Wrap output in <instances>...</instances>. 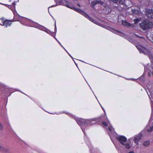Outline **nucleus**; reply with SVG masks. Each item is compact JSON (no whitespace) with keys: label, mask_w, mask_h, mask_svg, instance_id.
Wrapping results in <instances>:
<instances>
[{"label":"nucleus","mask_w":153,"mask_h":153,"mask_svg":"<svg viewBox=\"0 0 153 153\" xmlns=\"http://www.w3.org/2000/svg\"><path fill=\"white\" fill-rule=\"evenodd\" d=\"M25 22L27 25L30 27H39L40 29L45 31L48 34L55 38L56 35L55 33L54 32L51 31L50 30L45 28L44 27L39 25L36 22H34L33 21L29 19H26L25 20Z\"/></svg>","instance_id":"nucleus-1"},{"label":"nucleus","mask_w":153,"mask_h":153,"mask_svg":"<svg viewBox=\"0 0 153 153\" xmlns=\"http://www.w3.org/2000/svg\"><path fill=\"white\" fill-rule=\"evenodd\" d=\"M68 7L70 8L71 9H73L76 11H77L80 13L82 15L84 16L85 17L87 18L90 21L94 23H95V21L94 20L91 18L89 16L88 14H87L85 12L82 10L80 9L76 8L73 6H70L68 5Z\"/></svg>","instance_id":"nucleus-2"},{"label":"nucleus","mask_w":153,"mask_h":153,"mask_svg":"<svg viewBox=\"0 0 153 153\" xmlns=\"http://www.w3.org/2000/svg\"><path fill=\"white\" fill-rule=\"evenodd\" d=\"M140 26L143 29L145 30L152 28V23L149 21L145 20L140 24Z\"/></svg>","instance_id":"nucleus-3"},{"label":"nucleus","mask_w":153,"mask_h":153,"mask_svg":"<svg viewBox=\"0 0 153 153\" xmlns=\"http://www.w3.org/2000/svg\"><path fill=\"white\" fill-rule=\"evenodd\" d=\"M117 138L122 145L125 146L126 148L127 149L130 148V146L129 144L126 143L127 139L125 137L121 136L117 137Z\"/></svg>","instance_id":"nucleus-4"},{"label":"nucleus","mask_w":153,"mask_h":153,"mask_svg":"<svg viewBox=\"0 0 153 153\" xmlns=\"http://www.w3.org/2000/svg\"><path fill=\"white\" fill-rule=\"evenodd\" d=\"M76 121L79 125L82 124H88L90 121L88 120H84L81 118H78L76 119Z\"/></svg>","instance_id":"nucleus-5"},{"label":"nucleus","mask_w":153,"mask_h":153,"mask_svg":"<svg viewBox=\"0 0 153 153\" xmlns=\"http://www.w3.org/2000/svg\"><path fill=\"white\" fill-rule=\"evenodd\" d=\"M1 19V25L4 26L5 27H7L10 26L11 25V22L10 20H5L4 18L2 17Z\"/></svg>","instance_id":"nucleus-6"},{"label":"nucleus","mask_w":153,"mask_h":153,"mask_svg":"<svg viewBox=\"0 0 153 153\" xmlns=\"http://www.w3.org/2000/svg\"><path fill=\"white\" fill-rule=\"evenodd\" d=\"M137 48L140 53H142L145 54H147L149 53V51L144 47L139 46L137 47Z\"/></svg>","instance_id":"nucleus-7"},{"label":"nucleus","mask_w":153,"mask_h":153,"mask_svg":"<svg viewBox=\"0 0 153 153\" xmlns=\"http://www.w3.org/2000/svg\"><path fill=\"white\" fill-rule=\"evenodd\" d=\"M146 15L148 17L151 18L152 17L153 13L152 9H146Z\"/></svg>","instance_id":"nucleus-8"},{"label":"nucleus","mask_w":153,"mask_h":153,"mask_svg":"<svg viewBox=\"0 0 153 153\" xmlns=\"http://www.w3.org/2000/svg\"><path fill=\"white\" fill-rule=\"evenodd\" d=\"M141 137V135L140 134L136 135L134 137V141L136 144H137L138 143V142L140 140Z\"/></svg>","instance_id":"nucleus-9"},{"label":"nucleus","mask_w":153,"mask_h":153,"mask_svg":"<svg viewBox=\"0 0 153 153\" xmlns=\"http://www.w3.org/2000/svg\"><path fill=\"white\" fill-rule=\"evenodd\" d=\"M122 25L127 27H131L132 25L126 21L123 20L122 21Z\"/></svg>","instance_id":"nucleus-10"},{"label":"nucleus","mask_w":153,"mask_h":153,"mask_svg":"<svg viewBox=\"0 0 153 153\" xmlns=\"http://www.w3.org/2000/svg\"><path fill=\"white\" fill-rule=\"evenodd\" d=\"M58 1L60 5L67 7V1L66 0H59Z\"/></svg>","instance_id":"nucleus-11"},{"label":"nucleus","mask_w":153,"mask_h":153,"mask_svg":"<svg viewBox=\"0 0 153 153\" xmlns=\"http://www.w3.org/2000/svg\"><path fill=\"white\" fill-rule=\"evenodd\" d=\"M150 144V142L149 140L144 141L143 143V145L145 147H148Z\"/></svg>","instance_id":"nucleus-12"},{"label":"nucleus","mask_w":153,"mask_h":153,"mask_svg":"<svg viewBox=\"0 0 153 153\" xmlns=\"http://www.w3.org/2000/svg\"><path fill=\"white\" fill-rule=\"evenodd\" d=\"M95 2L96 4H100L101 5H103V2L101 0L96 1Z\"/></svg>","instance_id":"nucleus-13"},{"label":"nucleus","mask_w":153,"mask_h":153,"mask_svg":"<svg viewBox=\"0 0 153 153\" xmlns=\"http://www.w3.org/2000/svg\"><path fill=\"white\" fill-rule=\"evenodd\" d=\"M148 132H151L153 131V126H150L149 129H148L147 130Z\"/></svg>","instance_id":"nucleus-14"},{"label":"nucleus","mask_w":153,"mask_h":153,"mask_svg":"<svg viewBox=\"0 0 153 153\" xmlns=\"http://www.w3.org/2000/svg\"><path fill=\"white\" fill-rule=\"evenodd\" d=\"M102 124L103 125L105 126H108L107 123L105 121H103L102 122Z\"/></svg>","instance_id":"nucleus-15"},{"label":"nucleus","mask_w":153,"mask_h":153,"mask_svg":"<svg viewBox=\"0 0 153 153\" xmlns=\"http://www.w3.org/2000/svg\"><path fill=\"white\" fill-rule=\"evenodd\" d=\"M3 129V126L0 123V131H2Z\"/></svg>","instance_id":"nucleus-16"},{"label":"nucleus","mask_w":153,"mask_h":153,"mask_svg":"<svg viewBox=\"0 0 153 153\" xmlns=\"http://www.w3.org/2000/svg\"><path fill=\"white\" fill-rule=\"evenodd\" d=\"M134 21V23H137L138 22L139 19H135Z\"/></svg>","instance_id":"nucleus-17"},{"label":"nucleus","mask_w":153,"mask_h":153,"mask_svg":"<svg viewBox=\"0 0 153 153\" xmlns=\"http://www.w3.org/2000/svg\"><path fill=\"white\" fill-rule=\"evenodd\" d=\"M4 150L3 148L0 145V151L3 152V151Z\"/></svg>","instance_id":"nucleus-18"},{"label":"nucleus","mask_w":153,"mask_h":153,"mask_svg":"<svg viewBox=\"0 0 153 153\" xmlns=\"http://www.w3.org/2000/svg\"><path fill=\"white\" fill-rule=\"evenodd\" d=\"M118 3H119L120 4H123V2L121 1V0H120L119 1Z\"/></svg>","instance_id":"nucleus-19"},{"label":"nucleus","mask_w":153,"mask_h":153,"mask_svg":"<svg viewBox=\"0 0 153 153\" xmlns=\"http://www.w3.org/2000/svg\"><path fill=\"white\" fill-rule=\"evenodd\" d=\"M56 23H55V31H56Z\"/></svg>","instance_id":"nucleus-20"},{"label":"nucleus","mask_w":153,"mask_h":153,"mask_svg":"<svg viewBox=\"0 0 153 153\" xmlns=\"http://www.w3.org/2000/svg\"><path fill=\"white\" fill-rule=\"evenodd\" d=\"M16 4V3H15V2H13V3H12V5L13 6H15V5Z\"/></svg>","instance_id":"nucleus-21"},{"label":"nucleus","mask_w":153,"mask_h":153,"mask_svg":"<svg viewBox=\"0 0 153 153\" xmlns=\"http://www.w3.org/2000/svg\"><path fill=\"white\" fill-rule=\"evenodd\" d=\"M77 5H78L79 7H81V6L79 4H77Z\"/></svg>","instance_id":"nucleus-22"},{"label":"nucleus","mask_w":153,"mask_h":153,"mask_svg":"<svg viewBox=\"0 0 153 153\" xmlns=\"http://www.w3.org/2000/svg\"><path fill=\"white\" fill-rule=\"evenodd\" d=\"M128 153H134V152L133 151H132V152H130Z\"/></svg>","instance_id":"nucleus-23"},{"label":"nucleus","mask_w":153,"mask_h":153,"mask_svg":"<svg viewBox=\"0 0 153 153\" xmlns=\"http://www.w3.org/2000/svg\"><path fill=\"white\" fill-rule=\"evenodd\" d=\"M108 129H109V130H110V131H111V128H108Z\"/></svg>","instance_id":"nucleus-24"},{"label":"nucleus","mask_w":153,"mask_h":153,"mask_svg":"<svg viewBox=\"0 0 153 153\" xmlns=\"http://www.w3.org/2000/svg\"><path fill=\"white\" fill-rule=\"evenodd\" d=\"M97 120H98V119H95V121H97Z\"/></svg>","instance_id":"nucleus-25"},{"label":"nucleus","mask_w":153,"mask_h":153,"mask_svg":"<svg viewBox=\"0 0 153 153\" xmlns=\"http://www.w3.org/2000/svg\"><path fill=\"white\" fill-rule=\"evenodd\" d=\"M65 49V51L66 52H67V51H66V50Z\"/></svg>","instance_id":"nucleus-26"},{"label":"nucleus","mask_w":153,"mask_h":153,"mask_svg":"<svg viewBox=\"0 0 153 153\" xmlns=\"http://www.w3.org/2000/svg\"><path fill=\"white\" fill-rule=\"evenodd\" d=\"M2 18V17L1 18H0V20H1V19Z\"/></svg>","instance_id":"nucleus-27"},{"label":"nucleus","mask_w":153,"mask_h":153,"mask_svg":"<svg viewBox=\"0 0 153 153\" xmlns=\"http://www.w3.org/2000/svg\"><path fill=\"white\" fill-rule=\"evenodd\" d=\"M1 23H0V25H1Z\"/></svg>","instance_id":"nucleus-28"},{"label":"nucleus","mask_w":153,"mask_h":153,"mask_svg":"<svg viewBox=\"0 0 153 153\" xmlns=\"http://www.w3.org/2000/svg\"><path fill=\"white\" fill-rule=\"evenodd\" d=\"M61 46L62 47H63V46L62 45H61Z\"/></svg>","instance_id":"nucleus-29"},{"label":"nucleus","mask_w":153,"mask_h":153,"mask_svg":"<svg viewBox=\"0 0 153 153\" xmlns=\"http://www.w3.org/2000/svg\"><path fill=\"white\" fill-rule=\"evenodd\" d=\"M61 46L62 47H63V46L62 45H61Z\"/></svg>","instance_id":"nucleus-30"},{"label":"nucleus","mask_w":153,"mask_h":153,"mask_svg":"<svg viewBox=\"0 0 153 153\" xmlns=\"http://www.w3.org/2000/svg\"><path fill=\"white\" fill-rule=\"evenodd\" d=\"M61 46L62 47H63V46L62 45H61Z\"/></svg>","instance_id":"nucleus-31"},{"label":"nucleus","mask_w":153,"mask_h":153,"mask_svg":"<svg viewBox=\"0 0 153 153\" xmlns=\"http://www.w3.org/2000/svg\"><path fill=\"white\" fill-rule=\"evenodd\" d=\"M61 46L62 47H63V46L62 45H61Z\"/></svg>","instance_id":"nucleus-32"},{"label":"nucleus","mask_w":153,"mask_h":153,"mask_svg":"<svg viewBox=\"0 0 153 153\" xmlns=\"http://www.w3.org/2000/svg\"><path fill=\"white\" fill-rule=\"evenodd\" d=\"M61 46L62 47H63V46L62 45H61Z\"/></svg>","instance_id":"nucleus-33"},{"label":"nucleus","mask_w":153,"mask_h":153,"mask_svg":"<svg viewBox=\"0 0 153 153\" xmlns=\"http://www.w3.org/2000/svg\"><path fill=\"white\" fill-rule=\"evenodd\" d=\"M140 37L142 38V37Z\"/></svg>","instance_id":"nucleus-34"},{"label":"nucleus","mask_w":153,"mask_h":153,"mask_svg":"<svg viewBox=\"0 0 153 153\" xmlns=\"http://www.w3.org/2000/svg\"><path fill=\"white\" fill-rule=\"evenodd\" d=\"M11 0H9V1H10Z\"/></svg>","instance_id":"nucleus-35"}]
</instances>
